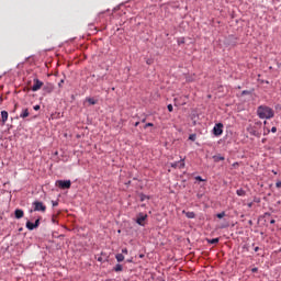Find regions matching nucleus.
Masks as SVG:
<instances>
[{
    "instance_id": "1",
    "label": "nucleus",
    "mask_w": 281,
    "mask_h": 281,
    "mask_svg": "<svg viewBox=\"0 0 281 281\" xmlns=\"http://www.w3.org/2000/svg\"><path fill=\"white\" fill-rule=\"evenodd\" d=\"M257 115L259 120H271L276 116V112L270 106L259 105L257 108Z\"/></svg>"
},
{
    "instance_id": "2",
    "label": "nucleus",
    "mask_w": 281,
    "mask_h": 281,
    "mask_svg": "<svg viewBox=\"0 0 281 281\" xmlns=\"http://www.w3.org/2000/svg\"><path fill=\"white\" fill-rule=\"evenodd\" d=\"M56 186L61 190H69L71 188V180H57Z\"/></svg>"
},
{
    "instance_id": "3",
    "label": "nucleus",
    "mask_w": 281,
    "mask_h": 281,
    "mask_svg": "<svg viewBox=\"0 0 281 281\" xmlns=\"http://www.w3.org/2000/svg\"><path fill=\"white\" fill-rule=\"evenodd\" d=\"M33 210H31L30 212H45L47 210V206H45V204H43V202H38L35 201L33 202Z\"/></svg>"
},
{
    "instance_id": "4",
    "label": "nucleus",
    "mask_w": 281,
    "mask_h": 281,
    "mask_svg": "<svg viewBox=\"0 0 281 281\" xmlns=\"http://www.w3.org/2000/svg\"><path fill=\"white\" fill-rule=\"evenodd\" d=\"M213 134L215 137H220V135H223V123H217L213 127Z\"/></svg>"
},
{
    "instance_id": "5",
    "label": "nucleus",
    "mask_w": 281,
    "mask_h": 281,
    "mask_svg": "<svg viewBox=\"0 0 281 281\" xmlns=\"http://www.w3.org/2000/svg\"><path fill=\"white\" fill-rule=\"evenodd\" d=\"M146 218H148V215L147 214H144V213H139L137 215V218H136V223L137 225H140V227H144V221H146Z\"/></svg>"
},
{
    "instance_id": "6",
    "label": "nucleus",
    "mask_w": 281,
    "mask_h": 281,
    "mask_svg": "<svg viewBox=\"0 0 281 281\" xmlns=\"http://www.w3.org/2000/svg\"><path fill=\"white\" fill-rule=\"evenodd\" d=\"M41 87H43V81H41L38 79H34V85L32 87V91H38V89H41Z\"/></svg>"
},
{
    "instance_id": "7",
    "label": "nucleus",
    "mask_w": 281,
    "mask_h": 281,
    "mask_svg": "<svg viewBox=\"0 0 281 281\" xmlns=\"http://www.w3.org/2000/svg\"><path fill=\"white\" fill-rule=\"evenodd\" d=\"M171 168H186V162L183 160L172 162Z\"/></svg>"
},
{
    "instance_id": "8",
    "label": "nucleus",
    "mask_w": 281,
    "mask_h": 281,
    "mask_svg": "<svg viewBox=\"0 0 281 281\" xmlns=\"http://www.w3.org/2000/svg\"><path fill=\"white\" fill-rule=\"evenodd\" d=\"M20 117L22 120H25V117H30V110H27V109L22 110V113L20 114Z\"/></svg>"
},
{
    "instance_id": "9",
    "label": "nucleus",
    "mask_w": 281,
    "mask_h": 281,
    "mask_svg": "<svg viewBox=\"0 0 281 281\" xmlns=\"http://www.w3.org/2000/svg\"><path fill=\"white\" fill-rule=\"evenodd\" d=\"M14 214H15V218H23L24 216V212L21 209L15 210Z\"/></svg>"
},
{
    "instance_id": "10",
    "label": "nucleus",
    "mask_w": 281,
    "mask_h": 281,
    "mask_svg": "<svg viewBox=\"0 0 281 281\" xmlns=\"http://www.w3.org/2000/svg\"><path fill=\"white\" fill-rule=\"evenodd\" d=\"M1 117H2V124H5L8 122V111H2L1 112Z\"/></svg>"
},
{
    "instance_id": "11",
    "label": "nucleus",
    "mask_w": 281,
    "mask_h": 281,
    "mask_svg": "<svg viewBox=\"0 0 281 281\" xmlns=\"http://www.w3.org/2000/svg\"><path fill=\"white\" fill-rule=\"evenodd\" d=\"M183 214H186L187 218H195L196 214L194 212H182Z\"/></svg>"
},
{
    "instance_id": "12",
    "label": "nucleus",
    "mask_w": 281,
    "mask_h": 281,
    "mask_svg": "<svg viewBox=\"0 0 281 281\" xmlns=\"http://www.w3.org/2000/svg\"><path fill=\"white\" fill-rule=\"evenodd\" d=\"M26 227L30 229V232L36 229V225L32 222H26Z\"/></svg>"
},
{
    "instance_id": "13",
    "label": "nucleus",
    "mask_w": 281,
    "mask_h": 281,
    "mask_svg": "<svg viewBox=\"0 0 281 281\" xmlns=\"http://www.w3.org/2000/svg\"><path fill=\"white\" fill-rule=\"evenodd\" d=\"M214 161L218 162V161H225V157L217 155V156H213Z\"/></svg>"
},
{
    "instance_id": "14",
    "label": "nucleus",
    "mask_w": 281,
    "mask_h": 281,
    "mask_svg": "<svg viewBox=\"0 0 281 281\" xmlns=\"http://www.w3.org/2000/svg\"><path fill=\"white\" fill-rule=\"evenodd\" d=\"M236 194H237V196H245V194H247V192L245 190H243V189H238L236 191Z\"/></svg>"
},
{
    "instance_id": "15",
    "label": "nucleus",
    "mask_w": 281,
    "mask_h": 281,
    "mask_svg": "<svg viewBox=\"0 0 281 281\" xmlns=\"http://www.w3.org/2000/svg\"><path fill=\"white\" fill-rule=\"evenodd\" d=\"M115 258H116L117 262H124V255L123 254H117L115 256Z\"/></svg>"
},
{
    "instance_id": "16",
    "label": "nucleus",
    "mask_w": 281,
    "mask_h": 281,
    "mask_svg": "<svg viewBox=\"0 0 281 281\" xmlns=\"http://www.w3.org/2000/svg\"><path fill=\"white\" fill-rule=\"evenodd\" d=\"M87 100V102H89V104H98V100H95V99H93V98H87L86 99Z\"/></svg>"
},
{
    "instance_id": "17",
    "label": "nucleus",
    "mask_w": 281,
    "mask_h": 281,
    "mask_svg": "<svg viewBox=\"0 0 281 281\" xmlns=\"http://www.w3.org/2000/svg\"><path fill=\"white\" fill-rule=\"evenodd\" d=\"M207 240V243L210 244V245H216V244H218V238H213V239H206Z\"/></svg>"
},
{
    "instance_id": "18",
    "label": "nucleus",
    "mask_w": 281,
    "mask_h": 281,
    "mask_svg": "<svg viewBox=\"0 0 281 281\" xmlns=\"http://www.w3.org/2000/svg\"><path fill=\"white\" fill-rule=\"evenodd\" d=\"M124 268L122 267V265L117 263L115 267H114V271H122Z\"/></svg>"
},
{
    "instance_id": "19",
    "label": "nucleus",
    "mask_w": 281,
    "mask_h": 281,
    "mask_svg": "<svg viewBox=\"0 0 281 281\" xmlns=\"http://www.w3.org/2000/svg\"><path fill=\"white\" fill-rule=\"evenodd\" d=\"M189 139H190L191 142H196V134H191V135L189 136Z\"/></svg>"
},
{
    "instance_id": "20",
    "label": "nucleus",
    "mask_w": 281,
    "mask_h": 281,
    "mask_svg": "<svg viewBox=\"0 0 281 281\" xmlns=\"http://www.w3.org/2000/svg\"><path fill=\"white\" fill-rule=\"evenodd\" d=\"M217 218H225V212L217 213Z\"/></svg>"
},
{
    "instance_id": "21",
    "label": "nucleus",
    "mask_w": 281,
    "mask_h": 281,
    "mask_svg": "<svg viewBox=\"0 0 281 281\" xmlns=\"http://www.w3.org/2000/svg\"><path fill=\"white\" fill-rule=\"evenodd\" d=\"M250 93H251V91H249V90H244V91L241 92V95H250Z\"/></svg>"
},
{
    "instance_id": "22",
    "label": "nucleus",
    "mask_w": 281,
    "mask_h": 281,
    "mask_svg": "<svg viewBox=\"0 0 281 281\" xmlns=\"http://www.w3.org/2000/svg\"><path fill=\"white\" fill-rule=\"evenodd\" d=\"M167 109H168L169 113H172V111H173L172 104H168Z\"/></svg>"
},
{
    "instance_id": "23",
    "label": "nucleus",
    "mask_w": 281,
    "mask_h": 281,
    "mask_svg": "<svg viewBox=\"0 0 281 281\" xmlns=\"http://www.w3.org/2000/svg\"><path fill=\"white\" fill-rule=\"evenodd\" d=\"M33 224H35V227H38V225H41V220L37 218Z\"/></svg>"
},
{
    "instance_id": "24",
    "label": "nucleus",
    "mask_w": 281,
    "mask_h": 281,
    "mask_svg": "<svg viewBox=\"0 0 281 281\" xmlns=\"http://www.w3.org/2000/svg\"><path fill=\"white\" fill-rule=\"evenodd\" d=\"M33 109L34 111H41V105H34Z\"/></svg>"
},
{
    "instance_id": "25",
    "label": "nucleus",
    "mask_w": 281,
    "mask_h": 281,
    "mask_svg": "<svg viewBox=\"0 0 281 281\" xmlns=\"http://www.w3.org/2000/svg\"><path fill=\"white\" fill-rule=\"evenodd\" d=\"M52 205H53V207H57L58 201H52Z\"/></svg>"
},
{
    "instance_id": "26",
    "label": "nucleus",
    "mask_w": 281,
    "mask_h": 281,
    "mask_svg": "<svg viewBox=\"0 0 281 281\" xmlns=\"http://www.w3.org/2000/svg\"><path fill=\"white\" fill-rule=\"evenodd\" d=\"M195 180H196V181H204L203 178H201V176H196V177H195Z\"/></svg>"
},
{
    "instance_id": "27",
    "label": "nucleus",
    "mask_w": 281,
    "mask_h": 281,
    "mask_svg": "<svg viewBox=\"0 0 281 281\" xmlns=\"http://www.w3.org/2000/svg\"><path fill=\"white\" fill-rule=\"evenodd\" d=\"M148 126H154L153 123L145 124L144 128H148Z\"/></svg>"
},
{
    "instance_id": "28",
    "label": "nucleus",
    "mask_w": 281,
    "mask_h": 281,
    "mask_svg": "<svg viewBox=\"0 0 281 281\" xmlns=\"http://www.w3.org/2000/svg\"><path fill=\"white\" fill-rule=\"evenodd\" d=\"M271 133H278V128L277 127H272L271 128Z\"/></svg>"
},
{
    "instance_id": "29",
    "label": "nucleus",
    "mask_w": 281,
    "mask_h": 281,
    "mask_svg": "<svg viewBox=\"0 0 281 281\" xmlns=\"http://www.w3.org/2000/svg\"><path fill=\"white\" fill-rule=\"evenodd\" d=\"M276 188H281V181H277Z\"/></svg>"
},
{
    "instance_id": "30",
    "label": "nucleus",
    "mask_w": 281,
    "mask_h": 281,
    "mask_svg": "<svg viewBox=\"0 0 281 281\" xmlns=\"http://www.w3.org/2000/svg\"><path fill=\"white\" fill-rule=\"evenodd\" d=\"M122 254H128V249L123 248V249H122Z\"/></svg>"
},
{
    "instance_id": "31",
    "label": "nucleus",
    "mask_w": 281,
    "mask_h": 281,
    "mask_svg": "<svg viewBox=\"0 0 281 281\" xmlns=\"http://www.w3.org/2000/svg\"><path fill=\"white\" fill-rule=\"evenodd\" d=\"M251 272H252V273H257V272H258V268H252V269H251Z\"/></svg>"
},
{
    "instance_id": "32",
    "label": "nucleus",
    "mask_w": 281,
    "mask_h": 281,
    "mask_svg": "<svg viewBox=\"0 0 281 281\" xmlns=\"http://www.w3.org/2000/svg\"><path fill=\"white\" fill-rule=\"evenodd\" d=\"M63 82H65V79L60 80V82L58 83V87H63Z\"/></svg>"
},
{
    "instance_id": "33",
    "label": "nucleus",
    "mask_w": 281,
    "mask_h": 281,
    "mask_svg": "<svg viewBox=\"0 0 281 281\" xmlns=\"http://www.w3.org/2000/svg\"><path fill=\"white\" fill-rule=\"evenodd\" d=\"M270 224H271V225H276V220H271V221H270Z\"/></svg>"
},
{
    "instance_id": "34",
    "label": "nucleus",
    "mask_w": 281,
    "mask_h": 281,
    "mask_svg": "<svg viewBox=\"0 0 281 281\" xmlns=\"http://www.w3.org/2000/svg\"><path fill=\"white\" fill-rule=\"evenodd\" d=\"M255 251H260V247H255V249H254Z\"/></svg>"
},
{
    "instance_id": "35",
    "label": "nucleus",
    "mask_w": 281,
    "mask_h": 281,
    "mask_svg": "<svg viewBox=\"0 0 281 281\" xmlns=\"http://www.w3.org/2000/svg\"><path fill=\"white\" fill-rule=\"evenodd\" d=\"M144 199H146V195H143V196L140 198V201H144Z\"/></svg>"
},
{
    "instance_id": "36",
    "label": "nucleus",
    "mask_w": 281,
    "mask_h": 281,
    "mask_svg": "<svg viewBox=\"0 0 281 281\" xmlns=\"http://www.w3.org/2000/svg\"><path fill=\"white\" fill-rule=\"evenodd\" d=\"M134 126H139V122H136V123L134 124Z\"/></svg>"
},
{
    "instance_id": "37",
    "label": "nucleus",
    "mask_w": 281,
    "mask_h": 281,
    "mask_svg": "<svg viewBox=\"0 0 281 281\" xmlns=\"http://www.w3.org/2000/svg\"><path fill=\"white\" fill-rule=\"evenodd\" d=\"M98 260H99V262H102V258L101 257H99Z\"/></svg>"
},
{
    "instance_id": "38",
    "label": "nucleus",
    "mask_w": 281,
    "mask_h": 281,
    "mask_svg": "<svg viewBox=\"0 0 281 281\" xmlns=\"http://www.w3.org/2000/svg\"><path fill=\"white\" fill-rule=\"evenodd\" d=\"M139 258H144V255H139Z\"/></svg>"
},
{
    "instance_id": "39",
    "label": "nucleus",
    "mask_w": 281,
    "mask_h": 281,
    "mask_svg": "<svg viewBox=\"0 0 281 281\" xmlns=\"http://www.w3.org/2000/svg\"><path fill=\"white\" fill-rule=\"evenodd\" d=\"M142 122H146V119H143V121Z\"/></svg>"
},
{
    "instance_id": "40",
    "label": "nucleus",
    "mask_w": 281,
    "mask_h": 281,
    "mask_svg": "<svg viewBox=\"0 0 281 281\" xmlns=\"http://www.w3.org/2000/svg\"><path fill=\"white\" fill-rule=\"evenodd\" d=\"M189 80V82H191V80H193V79H188Z\"/></svg>"
},
{
    "instance_id": "41",
    "label": "nucleus",
    "mask_w": 281,
    "mask_h": 281,
    "mask_svg": "<svg viewBox=\"0 0 281 281\" xmlns=\"http://www.w3.org/2000/svg\"><path fill=\"white\" fill-rule=\"evenodd\" d=\"M249 225H251V221H249Z\"/></svg>"
}]
</instances>
